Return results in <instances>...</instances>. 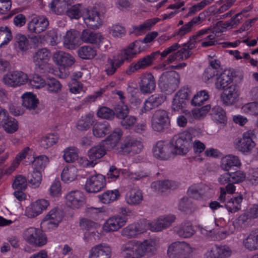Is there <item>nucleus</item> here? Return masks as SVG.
Here are the masks:
<instances>
[{
	"mask_svg": "<svg viewBox=\"0 0 258 258\" xmlns=\"http://www.w3.org/2000/svg\"><path fill=\"white\" fill-rule=\"evenodd\" d=\"M192 135L187 131L174 135L170 143L175 155H185L192 146Z\"/></svg>",
	"mask_w": 258,
	"mask_h": 258,
	"instance_id": "obj_1",
	"label": "nucleus"
},
{
	"mask_svg": "<svg viewBox=\"0 0 258 258\" xmlns=\"http://www.w3.org/2000/svg\"><path fill=\"white\" fill-rule=\"evenodd\" d=\"M195 250L187 242L176 241L168 246L167 254L170 258H189Z\"/></svg>",
	"mask_w": 258,
	"mask_h": 258,
	"instance_id": "obj_2",
	"label": "nucleus"
},
{
	"mask_svg": "<svg viewBox=\"0 0 258 258\" xmlns=\"http://www.w3.org/2000/svg\"><path fill=\"white\" fill-rule=\"evenodd\" d=\"M180 83L179 75L175 72L163 73L159 79V85L163 91L171 94L178 88Z\"/></svg>",
	"mask_w": 258,
	"mask_h": 258,
	"instance_id": "obj_3",
	"label": "nucleus"
},
{
	"mask_svg": "<svg viewBox=\"0 0 258 258\" xmlns=\"http://www.w3.org/2000/svg\"><path fill=\"white\" fill-rule=\"evenodd\" d=\"M256 136L255 132L249 130L242 134L241 138H238L235 143V147L243 153L250 152L255 146Z\"/></svg>",
	"mask_w": 258,
	"mask_h": 258,
	"instance_id": "obj_4",
	"label": "nucleus"
},
{
	"mask_svg": "<svg viewBox=\"0 0 258 258\" xmlns=\"http://www.w3.org/2000/svg\"><path fill=\"white\" fill-rule=\"evenodd\" d=\"M24 239L30 244L41 247L47 243V237L39 229L30 227L27 229L23 233Z\"/></svg>",
	"mask_w": 258,
	"mask_h": 258,
	"instance_id": "obj_5",
	"label": "nucleus"
},
{
	"mask_svg": "<svg viewBox=\"0 0 258 258\" xmlns=\"http://www.w3.org/2000/svg\"><path fill=\"white\" fill-rule=\"evenodd\" d=\"M143 148V145L141 141L135 137L127 136L121 143L119 152L124 155H134L140 153Z\"/></svg>",
	"mask_w": 258,
	"mask_h": 258,
	"instance_id": "obj_6",
	"label": "nucleus"
},
{
	"mask_svg": "<svg viewBox=\"0 0 258 258\" xmlns=\"http://www.w3.org/2000/svg\"><path fill=\"white\" fill-rule=\"evenodd\" d=\"M159 54V51H157L141 58L137 61L132 63L126 70V74L130 75L136 71L141 69H145L151 66L157 56Z\"/></svg>",
	"mask_w": 258,
	"mask_h": 258,
	"instance_id": "obj_7",
	"label": "nucleus"
},
{
	"mask_svg": "<svg viewBox=\"0 0 258 258\" xmlns=\"http://www.w3.org/2000/svg\"><path fill=\"white\" fill-rule=\"evenodd\" d=\"M173 147L170 143L163 141L158 142L153 148L154 156L160 160H168L175 155L173 151Z\"/></svg>",
	"mask_w": 258,
	"mask_h": 258,
	"instance_id": "obj_8",
	"label": "nucleus"
},
{
	"mask_svg": "<svg viewBox=\"0 0 258 258\" xmlns=\"http://www.w3.org/2000/svg\"><path fill=\"white\" fill-rule=\"evenodd\" d=\"M170 124V119L166 111L162 109L157 110L153 116L152 126L157 132H162L167 128Z\"/></svg>",
	"mask_w": 258,
	"mask_h": 258,
	"instance_id": "obj_9",
	"label": "nucleus"
},
{
	"mask_svg": "<svg viewBox=\"0 0 258 258\" xmlns=\"http://www.w3.org/2000/svg\"><path fill=\"white\" fill-rule=\"evenodd\" d=\"M28 80L26 74L22 71H15L9 72L3 77L4 83L10 87L19 86L25 84Z\"/></svg>",
	"mask_w": 258,
	"mask_h": 258,
	"instance_id": "obj_10",
	"label": "nucleus"
},
{
	"mask_svg": "<svg viewBox=\"0 0 258 258\" xmlns=\"http://www.w3.org/2000/svg\"><path fill=\"white\" fill-rule=\"evenodd\" d=\"M105 185V176L98 174L91 176L87 179L85 189L88 192H97L102 190Z\"/></svg>",
	"mask_w": 258,
	"mask_h": 258,
	"instance_id": "obj_11",
	"label": "nucleus"
},
{
	"mask_svg": "<svg viewBox=\"0 0 258 258\" xmlns=\"http://www.w3.org/2000/svg\"><path fill=\"white\" fill-rule=\"evenodd\" d=\"M121 252L125 258L142 257L140 242L137 240H130L121 246Z\"/></svg>",
	"mask_w": 258,
	"mask_h": 258,
	"instance_id": "obj_12",
	"label": "nucleus"
},
{
	"mask_svg": "<svg viewBox=\"0 0 258 258\" xmlns=\"http://www.w3.org/2000/svg\"><path fill=\"white\" fill-rule=\"evenodd\" d=\"M84 20L87 26L92 29H97L102 24L101 16L96 8L87 11Z\"/></svg>",
	"mask_w": 258,
	"mask_h": 258,
	"instance_id": "obj_13",
	"label": "nucleus"
},
{
	"mask_svg": "<svg viewBox=\"0 0 258 258\" xmlns=\"http://www.w3.org/2000/svg\"><path fill=\"white\" fill-rule=\"evenodd\" d=\"M141 41L136 40L128 45V46L122 50L116 55L122 60L123 63L125 60H130L135 57L137 53L142 51L140 49Z\"/></svg>",
	"mask_w": 258,
	"mask_h": 258,
	"instance_id": "obj_14",
	"label": "nucleus"
},
{
	"mask_svg": "<svg viewBox=\"0 0 258 258\" xmlns=\"http://www.w3.org/2000/svg\"><path fill=\"white\" fill-rule=\"evenodd\" d=\"M27 25L30 32L39 34L47 29L49 26V21L43 16L34 17L28 22Z\"/></svg>",
	"mask_w": 258,
	"mask_h": 258,
	"instance_id": "obj_15",
	"label": "nucleus"
},
{
	"mask_svg": "<svg viewBox=\"0 0 258 258\" xmlns=\"http://www.w3.org/2000/svg\"><path fill=\"white\" fill-rule=\"evenodd\" d=\"M140 89L143 94L151 93L155 89L156 82L151 73L143 74L140 77Z\"/></svg>",
	"mask_w": 258,
	"mask_h": 258,
	"instance_id": "obj_16",
	"label": "nucleus"
},
{
	"mask_svg": "<svg viewBox=\"0 0 258 258\" xmlns=\"http://www.w3.org/2000/svg\"><path fill=\"white\" fill-rule=\"evenodd\" d=\"M50 58V53L46 48L37 50L33 57L35 66L40 70H44L47 66Z\"/></svg>",
	"mask_w": 258,
	"mask_h": 258,
	"instance_id": "obj_17",
	"label": "nucleus"
},
{
	"mask_svg": "<svg viewBox=\"0 0 258 258\" xmlns=\"http://www.w3.org/2000/svg\"><path fill=\"white\" fill-rule=\"evenodd\" d=\"M49 205L47 200L40 199L33 203L30 207L26 209V215L29 218H34L45 210Z\"/></svg>",
	"mask_w": 258,
	"mask_h": 258,
	"instance_id": "obj_18",
	"label": "nucleus"
},
{
	"mask_svg": "<svg viewBox=\"0 0 258 258\" xmlns=\"http://www.w3.org/2000/svg\"><path fill=\"white\" fill-rule=\"evenodd\" d=\"M146 229L142 223H134L128 225L121 230V235L127 239L137 237L138 235L143 233Z\"/></svg>",
	"mask_w": 258,
	"mask_h": 258,
	"instance_id": "obj_19",
	"label": "nucleus"
},
{
	"mask_svg": "<svg viewBox=\"0 0 258 258\" xmlns=\"http://www.w3.org/2000/svg\"><path fill=\"white\" fill-rule=\"evenodd\" d=\"M66 203L69 207L78 209L84 203V196L79 190H73L68 193L66 197Z\"/></svg>",
	"mask_w": 258,
	"mask_h": 258,
	"instance_id": "obj_20",
	"label": "nucleus"
},
{
	"mask_svg": "<svg viewBox=\"0 0 258 258\" xmlns=\"http://www.w3.org/2000/svg\"><path fill=\"white\" fill-rule=\"evenodd\" d=\"M52 58L57 65L63 68L71 67L75 62V59L72 55L62 51L54 52Z\"/></svg>",
	"mask_w": 258,
	"mask_h": 258,
	"instance_id": "obj_21",
	"label": "nucleus"
},
{
	"mask_svg": "<svg viewBox=\"0 0 258 258\" xmlns=\"http://www.w3.org/2000/svg\"><path fill=\"white\" fill-rule=\"evenodd\" d=\"M111 252L110 246L100 244L91 248L89 258H110Z\"/></svg>",
	"mask_w": 258,
	"mask_h": 258,
	"instance_id": "obj_22",
	"label": "nucleus"
},
{
	"mask_svg": "<svg viewBox=\"0 0 258 258\" xmlns=\"http://www.w3.org/2000/svg\"><path fill=\"white\" fill-rule=\"evenodd\" d=\"M126 222L125 217L120 216H113L109 218L105 223L103 229L106 232H111L118 230Z\"/></svg>",
	"mask_w": 258,
	"mask_h": 258,
	"instance_id": "obj_23",
	"label": "nucleus"
},
{
	"mask_svg": "<svg viewBox=\"0 0 258 258\" xmlns=\"http://www.w3.org/2000/svg\"><path fill=\"white\" fill-rule=\"evenodd\" d=\"M22 105L29 109L34 114L38 113L39 109H38L39 100L36 96L30 92L24 94L22 96Z\"/></svg>",
	"mask_w": 258,
	"mask_h": 258,
	"instance_id": "obj_24",
	"label": "nucleus"
},
{
	"mask_svg": "<svg viewBox=\"0 0 258 258\" xmlns=\"http://www.w3.org/2000/svg\"><path fill=\"white\" fill-rule=\"evenodd\" d=\"M223 90L224 91L221 94V98L223 103L226 105H231L234 103L238 96L237 86L235 85L231 84Z\"/></svg>",
	"mask_w": 258,
	"mask_h": 258,
	"instance_id": "obj_25",
	"label": "nucleus"
},
{
	"mask_svg": "<svg viewBox=\"0 0 258 258\" xmlns=\"http://www.w3.org/2000/svg\"><path fill=\"white\" fill-rule=\"evenodd\" d=\"M173 215L165 217H161L150 224V229L153 231H160L170 226L175 220Z\"/></svg>",
	"mask_w": 258,
	"mask_h": 258,
	"instance_id": "obj_26",
	"label": "nucleus"
},
{
	"mask_svg": "<svg viewBox=\"0 0 258 258\" xmlns=\"http://www.w3.org/2000/svg\"><path fill=\"white\" fill-rule=\"evenodd\" d=\"M80 38L79 32L78 31H68L64 36V44L69 49H74L79 45Z\"/></svg>",
	"mask_w": 258,
	"mask_h": 258,
	"instance_id": "obj_27",
	"label": "nucleus"
},
{
	"mask_svg": "<svg viewBox=\"0 0 258 258\" xmlns=\"http://www.w3.org/2000/svg\"><path fill=\"white\" fill-rule=\"evenodd\" d=\"M178 186L176 182L169 180H157L153 182L151 184V187L155 191L162 193L168 189H174Z\"/></svg>",
	"mask_w": 258,
	"mask_h": 258,
	"instance_id": "obj_28",
	"label": "nucleus"
},
{
	"mask_svg": "<svg viewBox=\"0 0 258 258\" xmlns=\"http://www.w3.org/2000/svg\"><path fill=\"white\" fill-rule=\"evenodd\" d=\"M80 38L83 42L89 43L99 44L103 42L104 40L100 33H95L88 29L82 31Z\"/></svg>",
	"mask_w": 258,
	"mask_h": 258,
	"instance_id": "obj_29",
	"label": "nucleus"
},
{
	"mask_svg": "<svg viewBox=\"0 0 258 258\" xmlns=\"http://www.w3.org/2000/svg\"><path fill=\"white\" fill-rule=\"evenodd\" d=\"M175 231L179 237L184 238L191 237L195 233L194 227L189 222L182 223L175 228Z\"/></svg>",
	"mask_w": 258,
	"mask_h": 258,
	"instance_id": "obj_30",
	"label": "nucleus"
},
{
	"mask_svg": "<svg viewBox=\"0 0 258 258\" xmlns=\"http://www.w3.org/2000/svg\"><path fill=\"white\" fill-rule=\"evenodd\" d=\"M164 100L165 97L163 95H152L145 102L144 106L141 109L142 113H145L153 108L159 106L164 101Z\"/></svg>",
	"mask_w": 258,
	"mask_h": 258,
	"instance_id": "obj_31",
	"label": "nucleus"
},
{
	"mask_svg": "<svg viewBox=\"0 0 258 258\" xmlns=\"http://www.w3.org/2000/svg\"><path fill=\"white\" fill-rule=\"evenodd\" d=\"M105 144L102 142L100 144L92 147L88 151V157L90 160H96L103 157L106 153Z\"/></svg>",
	"mask_w": 258,
	"mask_h": 258,
	"instance_id": "obj_32",
	"label": "nucleus"
},
{
	"mask_svg": "<svg viewBox=\"0 0 258 258\" xmlns=\"http://www.w3.org/2000/svg\"><path fill=\"white\" fill-rule=\"evenodd\" d=\"M244 247L249 250L258 249V228L251 231L243 241Z\"/></svg>",
	"mask_w": 258,
	"mask_h": 258,
	"instance_id": "obj_33",
	"label": "nucleus"
},
{
	"mask_svg": "<svg viewBox=\"0 0 258 258\" xmlns=\"http://www.w3.org/2000/svg\"><path fill=\"white\" fill-rule=\"evenodd\" d=\"M142 257L147 255L152 256L154 255L157 249V245L156 242L152 239L145 240L143 242H140Z\"/></svg>",
	"mask_w": 258,
	"mask_h": 258,
	"instance_id": "obj_34",
	"label": "nucleus"
},
{
	"mask_svg": "<svg viewBox=\"0 0 258 258\" xmlns=\"http://www.w3.org/2000/svg\"><path fill=\"white\" fill-rule=\"evenodd\" d=\"M192 54V52L182 45V47L177 52L171 54L168 59L167 62L169 63L175 60H183L189 58Z\"/></svg>",
	"mask_w": 258,
	"mask_h": 258,
	"instance_id": "obj_35",
	"label": "nucleus"
},
{
	"mask_svg": "<svg viewBox=\"0 0 258 258\" xmlns=\"http://www.w3.org/2000/svg\"><path fill=\"white\" fill-rule=\"evenodd\" d=\"M73 3L74 0H53L50 5L53 12L61 15L65 12L67 6H71Z\"/></svg>",
	"mask_w": 258,
	"mask_h": 258,
	"instance_id": "obj_36",
	"label": "nucleus"
},
{
	"mask_svg": "<svg viewBox=\"0 0 258 258\" xmlns=\"http://www.w3.org/2000/svg\"><path fill=\"white\" fill-rule=\"evenodd\" d=\"M143 199L142 191L136 188L131 189L126 195V203L133 206L139 205Z\"/></svg>",
	"mask_w": 258,
	"mask_h": 258,
	"instance_id": "obj_37",
	"label": "nucleus"
},
{
	"mask_svg": "<svg viewBox=\"0 0 258 258\" xmlns=\"http://www.w3.org/2000/svg\"><path fill=\"white\" fill-rule=\"evenodd\" d=\"M233 81L232 74L229 71H224L217 78L216 82V88L219 90L226 88Z\"/></svg>",
	"mask_w": 258,
	"mask_h": 258,
	"instance_id": "obj_38",
	"label": "nucleus"
},
{
	"mask_svg": "<svg viewBox=\"0 0 258 258\" xmlns=\"http://www.w3.org/2000/svg\"><path fill=\"white\" fill-rule=\"evenodd\" d=\"M110 128V126L107 122H98L93 125V134L96 137L102 138L109 133Z\"/></svg>",
	"mask_w": 258,
	"mask_h": 258,
	"instance_id": "obj_39",
	"label": "nucleus"
},
{
	"mask_svg": "<svg viewBox=\"0 0 258 258\" xmlns=\"http://www.w3.org/2000/svg\"><path fill=\"white\" fill-rule=\"evenodd\" d=\"M123 62L117 55L114 56L113 58H108L105 65V71L108 76L113 75L117 69L119 68Z\"/></svg>",
	"mask_w": 258,
	"mask_h": 258,
	"instance_id": "obj_40",
	"label": "nucleus"
},
{
	"mask_svg": "<svg viewBox=\"0 0 258 258\" xmlns=\"http://www.w3.org/2000/svg\"><path fill=\"white\" fill-rule=\"evenodd\" d=\"M211 31V29L209 28L199 31L196 35L190 37L187 43H184L183 45L187 48V49L191 50L196 47L197 43L201 41L200 37L208 34Z\"/></svg>",
	"mask_w": 258,
	"mask_h": 258,
	"instance_id": "obj_41",
	"label": "nucleus"
},
{
	"mask_svg": "<svg viewBox=\"0 0 258 258\" xmlns=\"http://www.w3.org/2000/svg\"><path fill=\"white\" fill-rule=\"evenodd\" d=\"M77 53L78 56L83 59H91L97 55L96 49L88 45L83 46L79 48Z\"/></svg>",
	"mask_w": 258,
	"mask_h": 258,
	"instance_id": "obj_42",
	"label": "nucleus"
},
{
	"mask_svg": "<svg viewBox=\"0 0 258 258\" xmlns=\"http://www.w3.org/2000/svg\"><path fill=\"white\" fill-rule=\"evenodd\" d=\"M120 193L117 189L107 190L103 194L99 195V201L103 204H109L117 200L120 197Z\"/></svg>",
	"mask_w": 258,
	"mask_h": 258,
	"instance_id": "obj_43",
	"label": "nucleus"
},
{
	"mask_svg": "<svg viewBox=\"0 0 258 258\" xmlns=\"http://www.w3.org/2000/svg\"><path fill=\"white\" fill-rule=\"evenodd\" d=\"M242 199L243 198L241 195L231 198L226 203L225 208L229 212L234 213L240 209V204Z\"/></svg>",
	"mask_w": 258,
	"mask_h": 258,
	"instance_id": "obj_44",
	"label": "nucleus"
},
{
	"mask_svg": "<svg viewBox=\"0 0 258 258\" xmlns=\"http://www.w3.org/2000/svg\"><path fill=\"white\" fill-rule=\"evenodd\" d=\"M240 164L237 156L229 155L223 158L221 167L225 171H229L232 167L239 166Z\"/></svg>",
	"mask_w": 258,
	"mask_h": 258,
	"instance_id": "obj_45",
	"label": "nucleus"
},
{
	"mask_svg": "<svg viewBox=\"0 0 258 258\" xmlns=\"http://www.w3.org/2000/svg\"><path fill=\"white\" fill-rule=\"evenodd\" d=\"M122 136V132L121 130L119 128H116L111 134L102 142L105 145H110L111 147L113 148L116 145Z\"/></svg>",
	"mask_w": 258,
	"mask_h": 258,
	"instance_id": "obj_46",
	"label": "nucleus"
},
{
	"mask_svg": "<svg viewBox=\"0 0 258 258\" xmlns=\"http://www.w3.org/2000/svg\"><path fill=\"white\" fill-rule=\"evenodd\" d=\"M77 176V169L74 166L65 168L61 173V179L64 182L68 183L74 181Z\"/></svg>",
	"mask_w": 258,
	"mask_h": 258,
	"instance_id": "obj_47",
	"label": "nucleus"
},
{
	"mask_svg": "<svg viewBox=\"0 0 258 258\" xmlns=\"http://www.w3.org/2000/svg\"><path fill=\"white\" fill-rule=\"evenodd\" d=\"M93 114L88 113L82 117L77 123V128L80 131H86L90 128L93 122Z\"/></svg>",
	"mask_w": 258,
	"mask_h": 258,
	"instance_id": "obj_48",
	"label": "nucleus"
},
{
	"mask_svg": "<svg viewBox=\"0 0 258 258\" xmlns=\"http://www.w3.org/2000/svg\"><path fill=\"white\" fill-rule=\"evenodd\" d=\"M62 219V215L59 212L56 208H53L50 210L45 216L44 220H49V223L57 226L58 223L61 221Z\"/></svg>",
	"mask_w": 258,
	"mask_h": 258,
	"instance_id": "obj_49",
	"label": "nucleus"
},
{
	"mask_svg": "<svg viewBox=\"0 0 258 258\" xmlns=\"http://www.w3.org/2000/svg\"><path fill=\"white\" fill-rule=\"evenodd\" d=\"M14 40L16 46L20 50L25 51L28 49L29 40L25 35L18 33L15 36Z\"/></svg>",
	"mask_w": 258,
	"mask_h": 258,
	"instance_id": "obj_50",
	"label": "nucleus"
},
{
	"mask_svg": "<svg viewBox=\"0 0 258 258\" xmlns=\"http://www.w3.org/2000/svg\"><path fill=\"white\" fill-rule=\"evenodd\" d=\"M49 161V159L45 155H41L35 158L32 162L34 166V170L41 172L44 171Z\"/></svg>",
	"mask_w": 258,
	"mask_h": 258,
	"instance_id": "obj_51",
	"label": "nucleus"
},
{
	"mask_svg": "<svg viewBox=\"0 0 258 258\" xmlns=\"http://www.w3.org/2000/svg\"><path fill=\"white\" fill-rule=\"evenodd\" d=\"M212 114L214 119L219 123H224L227 120L226 113L219 106H215L212 109Z\"/></svg>",
	"mask_w": 258,
	"mask_h": 258,
	"instance_id": "obj_52",
	"label": "nucleus"
},
{
	"mask_svg": "<svg viewBox=\"0 0 258 258\" xmlns=\"http://www.w3.org/2000/svg\"><path fill=\"white\" fill-rule=\"evenodd\" d=\"M209 98L208 93L205 90L201 91L195 95L191 101V104L195 106H201Z\"/></svg>",
	"mask_w": 258,
	"mask_h": 258,
	"instance_id": "obj_53",
	"label": "nucleus"
},
{
	"mask_svg": "<svg viewBox=\"0 0 258 258\" xmlns=\"http://www.w3.org/2000/svg\"><path fill=\"white\" fill-rule=\"evenodd\" d=\"M204 187H205V186L203 184L193 185L189 187L187 190L188 195L193 199H199L204 194Z\"/></svg>",
	"mask_w": 258,
	"mask_h": 258,
	"instance_id": "obj_54",
	"label": "nucleus"
},
{
	"mask_svg": "<svg viewBox=\"0 0 258 258\" xmlns=\"http://www.w3.org/2000/svg\"><path fill=\"white\" fill-rule=\"evenodd\" d=\"M78 157V149L76 148L69 147L64 151L63 158L68 163L74 162Z\"/></svg>",
	"mask_w": 258,
	"mask_h": 258,
	"instance_id": "obj_55",
	"label": "nucleus"
},
{
	"mask_svg": "<svg viewBox=\"0 0 258 258\" xmlns=\"http://www.w3.org/2000/svg\"><path fill=\"white\" fill-rule=\"evenodd\" d=\"M42 181L41 172L34 170L30 175L28 176V182L31 184L33 187H38Z\"/></svg>",
	"mask_w": 258,
	"mask_h": 258,
	"instance_id": "obj_56",
	"label": "nucleus"
},
{
	"mask_svg": "<svg viewBox=\"0 0 258 258\" xmlns=\"http://www.w3.org/2000/svg\"><path fill=\"white\" fill-rule=\"evenodd\" d=\"M58 140L57 135L53 134H48L41 139L40 145L42 147L47 149L55 144Z\"/></svg>",
	"mask_w": 258,
	"mask_h": 258,
	"instance_id": "obj_57",
	"label": "nucleus"
},
{
	"mask_svg": "<svg viewBox=\"0 0 258 258\" xmlns=\"http://www.w3.org/2000/svg\"><path fill=\"white\" fill-rule=\"evenodd\" d=\"M5 131L10 134L15 132L18 129V122L16 119L12 117L7 119V121L2 125Z\"/></svg>",
	"mask_w": 258,
	"mask_h": 258,
	"instance_id": "obj_58",
	"label": "nucleus"
},
{
	"mask_svg": "<svg viewBox=\"0 0 258 258\" xmlns=\"http://www.w3.org/2000/svg\"><path fill=\"white\" fill-rule=\"evenodd\" d=\"M12 39V33L8 27H1L0 28V47L7 44Z\"/></svg>",
	"mask_w": 258,
	"mask_h": 258,
	"instance_id": "obj_59",
	"label": "nucleus"
},
{
	"mask_svg": "<svg viewBox=\"0 0 258 258\" xmlns=\"http://www.w3.org/2000/svg\"><path fill=\"white\" fill-rule=\"evenodd\" d=\"M45 86L49 92L55 93L59 92L62 87L60 83L55 78L48 80L45 83Z\"/></svg>",
	"mask_w": 258,
	"mask_h": 258,
	"instance_id": "obj_60",
	"label": "nucleus"
},
{
	"mask_svg": "<svg viewBox=\"0 0 258 258\" xmlns=\"http://www.w3.org/2000/svg\"><path fill=\"white\" fill-rule=\"evenodd\" d=\"M212 2L213 0H203L200 3L192 6L189 8L188 12L185 17H187L195 14L197 12L205 8L207 5L212 3Z\"/></svg>",
	"mask_w": 258,
	"mask_h": 258,
	"instance_id": "obj_61",
	"label": "nucleus"
},
{
	"mask_svg": "<svg viewBox=\"0 0 258 258\" xmlns=\"http://www.w3.org/2000/svg\"><path fill=\"white\" fill-rule=\"evenodd\" d=\"M97 114L99 117L107 120H112L115 116L114 112L107 107L100 108Z\"/></svg>",
	"mask_w": 258,
	"mask_h": 258,
	"instance_id": "obj_62",
	"label": "nucleus"
},
{
	"mask_svg": "<svg viewBox=\"0 0 258 258\" xmlns=\"http://www.w3.org/2000/svg\"><path fill=\"white\" fill-rule=\"evenodd\" d=\"M13 187L17 190H25L27 187V182L26 177L22 175L16 176L13 183Z\"/></svg>",
	"mask_w": 258,
	"mask_h": 258,
	"instance_id": "obj_63",
	"label": "nucleus"
},
{
	"mask_svg": "<svg viewBox=\"0 0 258 258\" xmlns=\"http://www.w3.org/2000/svg\"><path fill=\"white\" fill-rule=\"evenodd\" d=\"M242 110L244 112L251 115H258V102H252L244 104Z\"/></svg>",
	"mask_w": 258,
	"mask_h": 258,
	"instance_id": "obj_64",
	"label": "nucleus"
}]
</instances>
